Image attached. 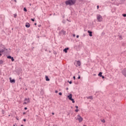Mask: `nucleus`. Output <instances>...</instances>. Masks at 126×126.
<instances>
[{
    "label": "nucleus",
    "mask_w": 126,
    "mask_h": 126,
    "mask_svg": "<svg viewBox=\"0 0 126 126\" xmlns=\"http://www.w3.org/2000/svg\"><path fill=\"white\" fill-rule=\"evenodd\" d=\"M83 126H86L85 125H83Z\"/></svg>",
    "instance_id": "obj_55"
},
{
    "label": "nucleus",
    "mask_w": 126,
    "mask_h": 126,
    "mask_svg": "<svg viewBox=\"0 0 126 126\" xmlns=\"http://www.w3.org/2000/svg\"><path fill=\"white\" fill-rule=\"evenodd\" d=\"M16 120H17V121H19V119L18 118H17V117H16Z\"/></svg>",
    "instance_id": "obj_36"
},
{
    "label": "nucleus",
    "mask_w": 126,
    "mask_h": 126,
    "mask_svg": "<svg viewBox=\"0 0 126 126\" xmlns=\"http://www.w3.org/2000/svg\"><path fill=\"white\" fill-rule=\"evenodd\" d=\"M62 33L63 34V35H64L65 34V31H64L63 30H62L61 32H59V35H62Z\"/></svg>",
    "instance_id": "obj_5"
},
{
    "label": "nucleus",
    "mask_w": 126,
    "mask_h": 126,
    "mask_svg": "<svg viewBox=\"0 0 126 126\" xmlns=\"http://www.w3.org/2000/svg\"><path fill=\"white\" fill-rule=\"evenodd\" d=\"M9 79H10V82L11 83H15V80L14 79H11V78H9Z\"/></svg>",
    "instance_id": "obj_6"
},
{
    "label": "nucleus",
    "mask_w": 126,
    "mask_h": 126,
    "mask_svg": "<svg viewBox=\"0 0 126 126\" xmlns=\"http://www.w3.org/2000/svg\"><path fill=\"white\" fill-rule=\"evenodd\" d=\"M101 77H102V79H104V78H105V77L103 75Z\"/></svg>",
    "instance_id": "obj_27"
},
{
    "label": "nucleus",
    "mask_w": 126,
    "mask_h": 126,
    "mask_svg": "<svg viewBox=\"0 0 126 126\" xmlns=\"http://www.w3.org/2000/svg\"><path fill=\"white\" fill-rule=\"evenodd\" d=\"M2 114H4V111L2 110Z\"/></svg>",
    "instance_id": "obj_31"
},
{
    "label": "nucleus",
    "mask_w": 126,
    "mask_h": 126,
    "mask_svg": "<svg viewBox=\"0 0 126 126\" xmlns=\"http://www.w3.org/2000/svg\"><path fill=\"white\" fill-rule=\"evenodd\" d=\"M59 94L60 95H63V93H59Z\"/></svg>",
    "instance_id": "obj_26"
},
{
    "label": "nucleus",
    "mask_w": 126,
    "mask_h": 126,
    "mask_svg": "<svg viewBox=\"0 0 126 126\" xmlns=\"http://www.w3.org/2000/svg\"><path fill=\"white\" fill-rule=\"evenodd\" d=\"M14 0V1H15L16 2H17V1H16V0Z\"/></svg>",
    "instance_id": "obj_48"
},
{
    "label": "nucleus",
    "mask_w": 126,
    "mask_h": 126,
    "mask_svg": "<svg viewBox=\"0 0 126 126\" xmlns=\"http://www.w3.org/2000/svg\"><path fill=\"white\" fill-rule=\"evenodd\" d=\"M102 72H99V74H98V76L101 77L102 76Z\"/></svg>",
    "instance_id": "obj_15"
},
{
    "label": "nucleus",
    "mask_w": 126,
    "mask_h": 126,
    "mask_svg": "<svg viewBox=\"0 0 126 126\" xmlns=\"http://www.w3.org/2000/svg\"><path fill=\"white\" fill-rule=\"evenodd\" d=\"M52 115H55V113L53 112Z\"/></svg>",
    "instance_id": "obj_44"
},
{
    "label": "nucleus",
    "mask_w": 126,
    "mask_h": 126,
    "mask_svg": "<svg viewBox=\"0 0 126 126\" xmlns=\"http://www.w3.org/2000/svg\"><path fill=\"white\" fill-rule=\"evenodd\" d=\"M13 126H15V125H13Z\"/></svg>",
    "instance_id": "obj_56"
},
{
    "label": "nucleus",
    "mask_w": 126,
    "mask_h": 126,
    "mask_svg": "<svg viewBox=\"0 0 126 126\" xmlns=\"http://www.w3.org/2000/svg\"><path fill=\"white\" fill-rule=\"evenodd\" d=\"M34 25H37V23H34Z\"/></svg>",
    "instance_id": "obj_45"
},
{
    "label": "nucleus",
    "mask_w": 126,
    "mask_h": 126,
    "mask_svg": "<svg viewBox=\"0 0 126 126\" xmlns=\"http://www.w3.org/2000/svg\"><path fill=\"white\" fill-rule=\"evenodd\" d=\"M73 78L74 80H75V76H73Z\"/></svg>",
    "instance_id": "obj_33"
},
{
    "label": "nucleus",
    "mask_w": 126,
    "mask_h": 126,
    "mask_svg": "<svg viewBox=\"0 0 126 126\" xmlns=\"http://www.w3.org/2000/svg\"><path fill=\"white\" fill-rule=\"evenodd\" d=\"M8 117H10V115H8Z\"/></svg>",
    "instance_id": "obj_50"
},
{
    "label": "nucleus",
    "mask_w": 126,
    "mask_h": 126,
    "mask_svg": "<svg viewBox=\"0 0 126 126\" xmlns=\"http://www.w3.org/2000/svg\"><path fill=\"white\" fill-rule=\"evenodd\" d=\"M78 111H79V110L77 108L76 110H75V112H78Z\"/></svg>",
    "instance_id": "obj_25"
},
{
    "label": "nucleus",
    "mask_w": 126,
    "mask_h": 126,
    "mask_svg": "<svg viewBox=\"0 0 126 126\" xmlns=\"http://www.w3.org/2000/svg\"><path fill=\"white\" fill-rule=\"evenodd\" d=\"M51 15H52V14H50V16H51Z\"/></svg>",
    "instance_id": "obj_53"
},
{
    "label": "nucleus",
    "mask_w": 126,
    "mask_h": 126,
    "mask_svg": "<svg viewBox=\"0 0 126 126\" xmlns=\"http://www.w3.org/2000/svg\"><path fill=\"white\" fill-rule=\"evenodd\" d=\"M73 37H75V34H73Z\"/></svg>",
    "instance_id": "obj_40"
},
{
    "label": "nucleus",
    "mask_w": 126,
    "mask_h": 126,
    "mask_svg": "<svg viewBox=\"0 0 126 126\" xmlns=\"http://www.w3.org/2000/svg\"><path fill=\"white\" fill-rule=\"evenodd\" d=\"M75 0H68L65 1L66 5H73L76 2Z\"/></svg>",
    "instance_id": "obj_1"
},
{
    "label": "nucleus",
    "mask_w": 126,
    "mask_h": 126,
    "mask_svg": "<svg viewBox=\"0 0 126 126\" xmlns=\"http://www.w3.org/2000/svg\"><path fill=\"white\" fill-rule=\"evenodd\" d=\"M67 98H68L70 101H72V103H75L74 99L72 98V94H70L68 95H67Z\"/></svg>",
    "instance_id": "obj_3"
},
{
    "label": "nucleus",
    "mask_w": 126,
    "mask_h": 126,
    "mask_svg": "<svg viewBox=\"0 0 126 126\" xmlns=\"http://www.w3.org/2000/svg\"><path fill=\"white\" fill-rule=\"evenodd\" d=\"M21 126H23V125H21Z\"/></svg>",
    "instance_id": "obj_52"
},
{
    "label": "nucleus",
    "mask_w": 126,
    "mask_h": 126,
    "mask_svg": "<svg viewBox=\"0 0 126 126\" xmlns=\"http://www.w3.org/2000/svg\"><path fill=\"white\" fill-rule=\"evenodd\" d=\"M41 26V25H38V27H40Z\"/></svg>",
    "instance_id": "obj_46"
},
{
    "label": "nucleus",
    "mask_w": 126,
    "mask_h": 126,
    "mask_svg": "<svg viewBox=\"0 0 126 126\" xmlns=\"http://www.w3.org/2000/svg\"><path fill=\"white\" fill-rule=\"evenodd\" d=\"M77 64H78V66H80V65H81V63H80V61H79L77 62Z\"/></svg>",
    "instance_id": "obj_10"
},
{
    "label": "nucleus",
    "mask_w": 126,
    "mask_h": 126,
    "mask_svg": "<svg viewBox=\"0 0 126 126\" xmlns=\"http://www.w3.org/2000/svg\"><path fill=\"white\" fill-rule=\"evenodd\" d=\"M96 19L98 22H101V21H103V17H102L101 15H97Z\"/></svg>",
    "instance_id": "obj_2"
},
{
    "label": "nucleus",
    "mask_w": 126,
    "mask_h": 126,
    "mask_svg": "<svg viewBox=\"0 0 126 126\" xmlns=\"http://www.w3.org/2000/svg\"><path fill=\"white\" fill-rule=\"evenodd\" d=\"M88 33H89V36H90V37H92V32H90V31H88Z\"/></svg>",
    "instance_id": "obj_8"
},
{
    "label": "nucleus",
    "mask_w": 126,
    "mask_h": 126,
    "mask_svg": "<svg viewBox=\"0 0 126 126\" xmlns=\"http://www.w3.org/2000/svg\"><path fill=\"white\" fill-rule=\"evenodd\" d=\"M105 122H106V121H105V120H104V119L101 120V122H102V123H103V124H105Z\"/></svg>",
    "instance_id": "obj_17"
},
{
    "label": "nucleus",
    "mask_w": 126,
    "mask_h": 126,
    "mask_svg": "<svg viewBox=\"0 0 126 126\" xmlns=\"http://www.w3.org/2000/svg\"><path fill=\"white\" fill-rule=\"evenodd\" d=\"M66 89V90H68V88H67Z\"/></svg>",
    "instance_id": "obj_47"
},
{
    "label": "nucleus",
    "mask_w": 126,
    "mask_h": 126,
    "mask_svg": "<svg viewBox=\"0 0 126 126\" xmlns=\"http://www.w3.org/2000/svg\"><path fill=\"white\" fill-rule=\"evenodd\" d=\"M7 59H11L12 57L10 56H7Z\"/></svg>",
    "instance_id": "obj_22"
},
{
    "label": "nucleus",
    "mask_w": 126,
    "mask_h": 126,
    "mask_svg": "<svg viewBox=\"0 0 126 126\" xmlns=\"http://www.w3.org/2000/svg\"><path fill=\"white\" fill-rule=\"evenodd\" d=\"M1 52V51H0V56H1V54L0 53Z\"/></svg>",
    "instance_id": "obj_42"
},
{
    "label": "nucleus",
    "mask_w": 126,
    "mask_h": 126,
    "mask_svg": "<svg viewBox=\"0 0 126 126\" xmlns=\"http://www.w3.org/2000/svg\"><path fill=\"white\" fill-rule=\"evenodd\" d=\"M24 122H25L26 121V119H23Z\"/></svg>",
    "instance_id": "obj_38"
},
{
    "label": "nucleus",
    "mask_w": 126,
    "mask_h": 126,
    "mask_svg": "<svg viewBox=\"0 0 126 126\" xmlns=\"http://www.w3.org/2000/svg\"><path fill=\"white\" fill-rule=\"evenodd\" d=\"M94 75H96V74H94Z\"/></svg>",
    "instance_id": "obj_54"
},
{
    "label": "nucleus",
    "mask_w": 126,
    "mask_h": 126,
    "mask_svg": "<svg viewBox=\"0 0 126 126\" xmlns=\"http://www.w3.org/2000/svg\"><path fill=\"white\" fill-rule=\"evenodd\" d=\"M97 9L99 8V5L97 6Z\"/></svg>",
    "instance_id": "obj_39"
},
{
    "label": "nucleus",
    "mask_w": 126,
    "mask_h": 126,
    "mask_svg": "<svg viewBox=\"0 0 126 126\" xmlns=\"http://www.w3.org/2000/svg\"><path fill=\"white\" fill-rule=\"evenodd\" d=\"M30 6H31V5H32L31 3H30Z\"/></svg>",
    "instance_id": "obj_49"
},
{
    "label": "nucleus",
    "mask_w": 126,
    "mask_h": 126,
    "mask_svg": "<svg viewBox=\"0 0 126 126\" xmlns=\"http://www.w3.org/2000/svg\"><path fill=\"white\" fill-rule=\"evenodd\" d=\"M112 1H116V0H111Z\"/></svg>",
    "instance_id": "obj_37"
},
{
    "label": "nucleus",
    "mask_w": 126,
    "mask_h": 126,
    "mask_svg": "<svg viewBox=\"0 0 126 126\" xmlns=\"http://www.w3.org/2000/svg\"><path fill=\"white\" fill-rule=\"evenodd\" d=\"M78 79H80V75L78 76Z\"/></svg>",
    "instance_id": "obj_29"
},
{
    "label": "nucleus",
    "mask_w": 126,
    "mask_h": 126,
    "mask_svg": "<svg viewBox=\"0 0 126 126\" xmlns=\"http://www.w3.org/2000/svg\"><path fill=\"white\" fill-rule=\"evenodd\" d=\"M28 102H27V101L24 102V104H28Z\"/></svg>",
    "instance_id": "obj_30"
},
{
    "label": "nucleus",
    "mask_w": 126,
    "mask_h": 126,
    "mask_svg": "<svg viewBox=\"0 0 126 126\" xmlns=\"http://www.w3.org/2000/svg\"><path fill=\"white\" fill-rule=\"evenodd\" d=\"M45 79L46 81H50V79L49 78V77H48V76H45Z\"/></svg>",
    "instance_id": "obj_11"
},
{
    "label": "nucleus",
    "mask_w": 126,
    "mask_h": 126,
    "mask_svg": "<svg viewBox=\"0 0 126 126\" xmlns=\"http://www.w3.org/2000/svg\"><path fill=\"white\" fill-rule=\"evenodd\" d=\"M25 110H27V107H25Z\"/></svg>",
    "instance_id": "obj_41"
},
{
    "label": "nucleus",
    "mask_w": 126,
    "mask_h": 126,
    "mask_svg": "<svg viewBox=\"0 0 126 126\" xmlns=\"http://www.w3.org/2000/svg\"><path fill=\"white\" fill-rule=\"evenodd\" d=\"M24 101H26V102H27V103H29V102H30V99H29V98H25V100H24Z\"/></svg>",
    "instance_id": "obj_12"
},
{
    "label": "nucleus",
    "mask_w": 126,
    "mask_h": 126,
    "mask_svg": "<svg viewBox=\"0 0 126 126\" xmlns=\"http://www.w3.org/2000/svg\"><path fill=\"white\" fill-rule=\"evenodd\" d=\"M31 20L33 22L35 21V20L34 19H31Z\"/></svg>",
    "instance_id": "obj_28"
},
{
    "label": "nucleus",
    "mask_w": 126,
    "mask_h": 126,
    "mask_svg": "<svg viewBox=\"0 0 126 126\" xmlns=\"http://www.w3.org/2000/svg\"><path fill=\"white\" fill-rule=\"evenodd\" d=\"M3 63V61L2 60H0V64H2Z\"/></svg>",
    "instance_id": "obj_16"
},
{
    "label": "nucleus",
    "mask_w": 126,
    "mask_h": 126,
    "mask_svg": "<svg viewBox=\"0 0 126 126\" xmlns=\"http://www.w3.org/2000/svg\"><path fill=\"white\" fill-rule=\"evenodd\" d=\"M75 108H76V109H78V106H75Z\"/></svg>",
    "instance_id": "obj_35"
},
{
    "label": "nucleus",
    "mask_w": 126,
    "mask_h": 126,
    "mask_svg": "<svg viewBox=\"0 0 126 126\" xmlns=\"http://www.w3.org/2000/svg\"><path fill=\"white\" fill-rule=\"evenodd\" d=\"M24 11L26 12L27 11V9H26V8H24Z\"/></svg>",
    "instance_id": "obj_20"
},
{
    "label": "nucleus",
    "mask_w": 126,
    "mask_h": 126,
    "mask_svg": "<svg viewBox=\"0 0 126 126\" xmlns=\"http://www.w3.org/2000/svg\"><path fill=\"white\" fill-rule=\"evenodd\" d=\"M120 40H123V38L122 37V35L119 36Z\"/></svg>",
    "instance_id": "obj_21"
},
{
    "label": "nucleus",
    "mask_w": 126,
    "mask_h": 126,
    "mask_svg": "<svg viewBox=\"0 0 126 126\" xmlns=\"http://www.w3.org/2000/svg\"><path fill=\"white\" fill-rule=\"evenodd\" d=\"M123 16H124V17H126V14H123Z\"/></svg>",
    "instance_id": "obj_23"
},
{
    "label": "nucleus",
    "mask_w": 126,
    "mask_h": 126,
    "mask_svg": "<svg viewBox=\"0 0 126 126\" xmlns=\"http://www.w3.org/2000/svg\"><path fill=\"white\" fill-rule=\"evenodd\" d=\"M59 92V91H55V93H58Z\"/></svg>",
    "instance_id": "obj_34"
},
{
    "label": "nucleus",
    "mask_w": 126,
    "mask_h": 126,
    "mask_svg": "<svg viewBox=\"0 0 126 126\" xmlns=\"http://www.w3.org/2000/svg\"><path fill=\"white\" fill-rule=\"evenodd\" d=\"M26 27L27 28H29V27H30V24H29V23H26Z\"/></svg>",
    "instance_id": "obj_7"
},
{
    "label": "nucleus",
    "mask_w": 126,
    "mask_h": 126,
    "mask_svg": "<svg viewBox=\"0 0 126 126\" xmlns=\"http://www.w3.org/2000/svg\"><path fill=\"white\" fill-rule=\"evenodd\" d=\"M56 14L55 13H54L53 15H55Z\"/></svg>",
    "instance_id": "obj_51"
},
{
    "label": "nucleus",
    "mask_w": 126,
    "mask_h": 126,
    "mask_svg": "<svg viewBox=\"0 0 126 126\" xmlns=\"http://www.w3.org/2000/svg\"><path fill=\"white\" fill-rule=\"evenodd\" d=\"M76 120H78V121H79V123H81V122H82V121H83V118H82V117H81V116H80V115H77V118Z\"/></svg>",
    "instance_id": "obj_4"
},
{
    "label": "nucleus",
    "mask_w": 126,
    "mask_h": 126,
    "mask_svg": "<svg viewBox=\"0 0 126 126\" xmlns=\"http://www.w3.org/2000/svg\"><path fill=\"white\" fill-rule=\"evenodd\" d=\"M16 16H17V14H14V17L15 18H16Z\"/></svg>",
    "instance_id": "obj_19"
},
{
    "label": "nucleus",
    "mask_w": 126,
    "mask_h": 126,
    "mask_svg": "<svg viewBox=\"0 0 126 126\" xmlns=\"http://www.w3.org/2000/svg\"><path fill=\"white\" fill-rule=\"evenodd\" d=\"M87 99H91V100H93V96H88Z\"/></svg>",
    "instance_id": "obj_13"
},
{
    "label": "nucleus",
    "mask_w": 126,
    "mask_h": 126,
    "mask_svg": "<svg viewBox=\"0 0 126 126\" xmlns=\"http://www.w3.org/2000/svg\"><path fill=\"white\" fill-rule=\"evenodd\" d=\"M67 50H68V48H65L64 49H63V52H64L65 53H67Z\"/></svg>",
    "instance_id": "obj_14"
},
{
    "label": "nucleus",
    "mask_w": 126,
    "mask_h": 126,
    "mask_svg": "<svg viewBox=\"0 0 126 126\" xmlns=\"http://www.w3.org/2000/svg\"><path fill=\"white\" fill-rule=\"evenodd\" d=\"M76 38H79V35H76Z\"/></svg>",
    "instance_id": "obj_32"
},
{
    "label": "nucleus",
    "mask_w": 126,
    "mask_h": 126,
    "mask_svg": "<svg viewBox=\"0 0 126 126\" xmlns=\"http://www.w3.org/2000/svg\"><path fill=\"white\" fill-rule=\"evenodd\" d=\"M1 52L3 53L4 51H7V49H5V48H3L2 49H1Z\"/></svg>",
    "instance_id": "obj_9"
},
{
    "label": "nucleus",
    "mask_w": 126,
    "mask_h": 126,
    "mask_svg": "<svg viewBox=\"0 0 126 126\" xmlns=\"http://www.w3.org/2000/svg\"><path fill=\"white\" fill-rule=\"evenodd\" d=\"M25 114H26L25 112L23 113V115H25Z\"/></svg>",
    "instance_id": "obj_43"
},
{
    "label": "nucleus",
    "mask_w": 126,
    "mask_h": 126,
    "mask_svg": "<svg viewBox=\"0 0 126 126\" xmlns=\"http://www.w3.org/2000/svg\"><path fill=\"white\" fill-rule=\"evenodd\" d=\"M11 60L12 62H14V58H13V57H11Z\"/></svg>",
    "instance_id": "obj_18"
},
{
    "label": "nucleus",
    "mask_w": 126,
    "mask_h": 126,
    "mask_svg": "<svg viewBox=\"0 0 126 126\" xmlns=\"http://www.w3.org/2000/svg\"><path fill=\"white\" fill-rule=\"evenodd\" d=\"M68 82L69 83V84H71L72 83V82L68 81Z\"/></svg>",
    "instance_id": "obj_24"
}]
</instances>
